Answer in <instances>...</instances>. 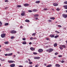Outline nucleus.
Listing matches in <instances>:
<instances>
[{
  "label": "nucleus",
  "instance_id": "7ed1b4c3",
  "mask_svg": "<svg viewBox=\"0 0 67 67\" xmlns=\"http://www.w3.org/2000/svg\"><path fill=\"white\" fill-rule=\"evenodd\" d=\"M49 53H51V52H52V51H54V49L50 48L49 49Z\"/></svg>",
  "mask_w": 67,
  "mask_h": 67
},
{
  "label": "nucleus",
  "instance_id": "49530a36",
  "mask_svg": "<svg viewBox=\"0 0 67 67\" xmlns=\"http://www.w3.org/2000/svg\"><path fill=\"white\" fill-rule=\"evenodd\" d=\"M55 32L56 33H59V32L58 31H55Z\"/></svg>",
  "mask_w": 67,
  "mask_h": 67
},
{
  "label": "nucleus",
  "instance_id": "69168bd1",
  "mask_svg": "<svg viewBox=\"0 0 67 67\" xmlns=\"http://www.w3.org/2000/svg\"><path fill=\"white\" fill-rule=\"evenodd\" d=\"M17 53H18V54H20V52H17Z\"/></svg>",
  "mask_w": 67,
  "mask_h": 67
},
{
  "label": "nucleus",
  "instance_id": "c9c22d12",
  "mask_svg": "<svg viewBox=\"0 0 67 67\" xmlns=\"http://www.w3.org/2000/svg\"><path fill=\"white\" fill-rule=\"evenodd\" d=\"M64 4H65H65H67V1H66V2H64Z\"/></svg>",
  "mask_w": 67,
  "mask_h": 67
},
{
  "label": "nucleus",
  "instance_id": "a19ab883",
  "mask_svg": "<svg viewBox=\"0 0 67 67\" xmlns=\"http://www.w3.org/2000/svg\"><path fill=\"white\" fill-rule=\"evenodd\" d=\"M22 40H23V41H25V38H23V39H22Z\"/></svg>",
  "mask_w": 67,
  "mask_h": 67
},
{
  "label": "nucleus",
  "instance_id": "9d476101",
  "mask_svg": "<svg viewBox=\"0 0 67 67\" xmlns=\"http://www.w3.org/2000/svg\"><path fill=\"white\" fill-rule=\"evenodd\" d=\"M8 62L9 63H14V62L12 60H9V61H8Z\"/></svg>",
  "mask_w": 67,
  "mask_h": 67
},
{
  "label": "nucleus",
  "instance_id": "052dcab7",
  "mask_svg": "<svg viewBox=\"0 0 67 67\" xmlns=\"http://www.w3.org/2000/svg\"><path fill=\"white\" fill-rule=\"evenodd\" d=\"M28 60H29V62H30L31 61L30 59H28Z\"/></svg>",
  "mask_w": 67,
  "mask_h": 67
},
{
  "label": "nucleus",
  "instance_id": "6e6d98bb",
  "mask_svg": "<svg viewBox=\"0 0 67 67\" xmlns=\"http://www.w3.org/2000/svg\"><path fill=\"white\" fill-rule=\"evenodd\" d=\"M46 40H49V38H46Z\"/></svg>",
  "mask_w": 67,
  "mask_h": 67
},
{
  "label": "nucleus",
  "instance_id": "aec40b11",
  "mask_svg": "<svg viewBox=\"0 0 67 67\" xmlns=\"http://www.w3.org/2000/svg\"><path fill=\"white\" fill-rule=\"evenodd\" d=\"M25 21L26 22H30V20H29L26 19L25 20Z\"/></svg>",
  "mask_w": 67,
  "mask_h": 67
},
{
  "label": "nucleus",
  "instance_id": "4c0bfd02",
  "mask_svg": "<svg viewBox=\"0 0 67 67\" xmlns=\"http://www.w3.org/2000/svg\"><path fill=\"white\" fill-rule=\"evenodd\" d=\"M14 38V37L12 36L11 38L12 39H13V38Z\"/></svg>",
  "mask_w": 67,
  "mask_h": 67
},
{
  "label": "nucleus",
  "instance_id": "3c124183",
  "mask_svg": "<svg viewBox=\"0 0 67 67\" xmlns=\"http://www.w3.org/2000/svg\"><path fill=\"white\" fill-rule=\"evenodd\" d=\"M29 67H33V66L32 65H29Z\"/></svg>",
  "mask_w": 67,
  "mask_h": 67
},
{
  "label": "nucleus",
  "instance_id": "cd10ccee",
  "mask_svg": "<svg viewBox=\"0 0 67 67\" xmlns=\"http://www.w3.org/2000/svg\"><path fill=\"white\" fill-rule=\"evenodd\" d=\"M48 9L47 8H44L43 9V10H44V11H46V10H47Z\"/></svg>",
  "mask_w": 67,
  "mask_h": 67
},
{
  "label": "nucleus",
  "instance_id": "de8ad7c7",
  "mask_svg": "<svg viewBox=\"0 0 67 67\" xmlns=\"http://www.w3.org/2000/svg\"><path fill=\"white\" fill-rule=\"evenodd\" d=\"M2 25V23L0 24V27H1Z\"/></svg>",
  "mask_w": 67,
  "mask_h": 67
},
{
  "label": "nucleus",
  "instance_id": "79ce46f5",
  "mask_svg": "<svg viewBox=\"0 0 67 67\" xmlns=\"http://www.w3.org/2000/svg\"><path fill=\"white\" fill-rule=\"evenodd\" d=\"M48 21L49 22H52V20H48Z\"/></svg>",
  "mask_w": 67,
  "mask_h": 67
},
{
  "label": "nucleus",
  "instance_id": "c85d7f7f",
  "mask_svg": "<svg viewBox=\"0 0 67 67\" xmlns=\"http://www.w3.org/2000/svg\"><path fill=\"white\" fill-rule=\"evenodd\" d=\"M17 7H18V8H20V7H21V5H18L16 6Z\"/></svg>",
  "mask_w": 67,
  "mask_h": 67
},
{
  "label": "nucleus",
  "instance_id": "e2e57ef3",
  "mask_svg": "<svg viewBox=\"0 0 67 67\" xmlns=\"http://www.w3.org/2000/svg\"><path fill=\"white\" fill-rule=\"evenodd\" d=\"M46 65H47V64L46 63H45L44 64V66H46Z\"/></svg>",
  "mask_w": 67,
  "mask_h": 67
},
{
  "label": "nucleus",
  "instance_id": "864d4df0",
  "mask_svg": "<svg viewBox=\"0 0 67 67\" xmlns=\"http://www.w3.org/2000/svg\"><path fill=\"white\" fill-rule=\"evenodd\" d=\"M59 57H62V55H59L58 56Z\"/></svg>",
  "mask_w": 67,
  "mask_h": 67
},
{
  "label": "nucleus",
  "instance_id": "423d86ee",
  "mask_svg": "<svg viewBox=\"0 0 67 67\" xmlns=\"http://www.w3.org/2000/svg\"><path fill=\"white\" fill-rule=\"evenodd\" d=\"M22 13H21V15H22V16H24V14H25V12L23 11H22Z\"/></svg>",
  "mask_w": 67,
  "mask_h": 67
},
{
  "label": "nucleus",
  "instance_id": "13d9d810",
  "mask_svg": "<svg viewBox=\"0 0 67 67\" xmlns=\"http://www.w3.org/2000/svg\"><path fill=\"white\" fill-rule=\"evenodd\" d=\"M5 9H8V7H5Z\"/></svg>",
  "mask_w": 67,
  "mask_h": 67
},
{
  "label": "nucleus",
  "instance_id": "680f3d73",
  "mask_svg": "<svg viewBox=\"0 0 67 67\" xmlns=\"http://www.w3.org/2000/svg\"><path fill=\"white\" fill-rule=\"evenodd\" d=\"M46 51H47V52H48H48H49V49L47 50H46Z\"/></svg>",
  "mask_w": 67,
  "mask_h": 67
},
{
  "label": "nucleus",
  "instance_id": "7c9ffc66",
  "mask_svg": "<svg viewBox=\"0 0 67 67\" xmlns=\"http://www.w3.org/2000/svg\"><path fill=\"white\" fill-rule=\"evenodd\" d=\"M36 35V33H33L32 34V36H34V35Z\"/></svg>",
  "mask_w": 67,
  "mask_h": 67
},
{
  "label": "nucleus",
  "instance_id": "a211bd4d",
  "mask_svg": "<svg viewBox=\"0 0 67 67\" xmlns=\"http://www.w3.org/2000/svg\"><path fill=\"white\" fill-rule=\"evenodd\" d=\"M63 7L64 8V9H67V5L64 6Z\"/></svg>",
  "mask_w": 67,
  "mask_h": 67
},
{
  "label": "nucleus",
  "instance_id": "c03bdc74",
  "mask_svg": "<svg viewBox=\"0 0 67 67\" xmlns=\"http://www.w3.org/2000/svg\"><path fill=\"white\" fill-rule=\"evenodd\" d=\"M6 51H9V48H7L6 49Z\"/></svg>",
  "mask_w": 67,
  "mask_h": 67
},
{
  "label": "nucleus",
  "instance_id": "72a5a7b5",
  "mask_svg": "<svg viewBox=\"0 0 67 67\" xmlns=\"http://www.w3.org/2000/svg\"><path fill=\"white\" fill-rule=\"evenodd\" d=\"M59 47L60 49H63V47Z\"/></svg>",
  "mask_w": 67,
  "mask_h": 67
},
{
  "label": "nucleus",
  "instance_id": "774afa93",
  "mask_svg": "<svg viewBox=\"0 0 67 67\" xmlns=\"http://www.w3.org/2000/svg\"><path fill=\"white\" fill-rule=\"evenodd\" d=\"M2 23V22H1V21H0V24H1Z\"/></svg>",
  "mask_w": 67,
  "mask_h": 67
},
{
  "label": "nucleus",
  "instance_id": "39448f33",
  "mask_svg": "<svg viewBox=\"0 0 67 67\" xmlns=\"http://www.w3.org/2000/svg\"><path fill=\"white\" fill-rule=\"evenodd\" d=\"M53 5L54 6H55V7H56V6H57L58 5V4H57V3H53Z\"/></svg>",
  "mask_w": 67,
  "mask_h": 67
},
{
  "label": "nucleus",
  "instance_id": "f257e3e1",
  "mask_svg": "<svg viewBox=\"0 0 67 67\" xmlns=\"http://www.w3.org/2000/svg\"><path fill=\"white\" fill-rule=\"evenodd\" d=\"M10 32L12 34H14L15 33H16L17 32L15 30H13L10 31Z\"/></svg>",
  "mask_w": 67,
  "mask_h": 67
},
{
  "label": "nucleus",
  "instance_id": "2f4dec72",
  "mask_svg": "<svg viewBox=\"0 0 67 67\" xmlns=\"http://www.w3.org/2000/svg\"><path fill=\"white\" fill-rule=\"evenodd\" d=\"M58 37V35L55 36L54 37V38H57V37Z\"/></svg>",
  "mask_w": 67,
  "mask_h": 67
},
{
  "label": "nucleus",
  "instance_id": "a878e982",
  "mask_svg": "<svg viewBox=\"0 0 67 67\" xmlns=\"http://www.w3.org/2000/svg\"><path fill=\"white\" fill-rule=\"evenodd\" d=\"M33 54L34 55H37V53L35 52H34Z\"/></svg>",
  "mask_w": 67,
  "mask_h": 67
},
{
  "label": "nucleus",
  "instance_id": "5701e85b",
  "mask_svg": "<svg viewBox=\"0 0 67 67\" xmlns=\"http://www.w3.org/2000/svg\"><path fill=\"white\" fill-rule=\"evenodd\" d=\"M9 25V24L8 23H6L4 25L5 26H7Z\"/></svg>",
  "mask_w": 67,
  "mask_h": 67
},
{
  "label": "nucleus",
  "instance_id": "6e6552de",
  "mask_svg": "<svg viewBox=\"0 0 67 67\" xmlns=\"http://www.w3.org/2000/svg\"><path fill=\"white\" fill-rule=\"evenodd\" d=\"M50 37H54L55 36L54 35H49Z\"/></svg>",
  "mask_w": 67,
  "mask_h": 67
},
{
  "label": "nucleus",
  "instance_id": "9b49d317",
  "mask_svg": "<svg viewBox=\"0 0 67 67\" xmlns=\"http://www.w3.org/2000/svg\"><path fill=\"white\" fill-rule=\"evenodd\" d=\"M29 4H24V6L25 7H27V6H29Z\"/></svg>",
  "mask_w": 67,
  "mask_h": 67
},
{
  "label": "nucleus",
  "instance_id": "b1692460",
  "mask_svg": "<svg viewBox=\"0 0 67 67\" xmlns=\"http://www.w3.org/2000/svg\"><path fill=\"white\" fill-rule=\"evenodd\" d=\"M40 2V1H36V3H39Z\"/></svg>",
  "mask_w": 67,
  "mask_h": 67
},
{
  "label": "nucleus",
  "instance_id": "a18cd8bd",
  "mask_svg": "<svg viewBox=\"0 0 67 67\" xmlns=\"http://www.w3.org/2000/svg\"><path fill=\"white\" fill-rule=\"evenodd\" d=\"M58 27H62V26L60 25H58Z\"/></svg>",
  "mask_w": 67,
  "mask_h": 67
},
{
  "label": "nucleus",
  "instance_id": "e433bc0d",
  "mask_svg": "<svg viewBox=\"0 0 67 67\" xmlns=\"http://www.w3.org/2000/svg\"><path fill=\"white\" fill-rule=\"evenodd\" d=\"M32 63H32V62H29V64H30V65H31V64H32Z\"/></svg>",
  "mask_w": 67,
  "mask_h": 67
},
{
  "label": "nucleus",
  "instance_id": "1a4fd4ad",
  "mask_svg": "<svg viewBox=\"0 0 67 67\" xmlns=\"http://www.w3.org/2000/svg\"><path fill=\"white\" fill-rule=\"evenodd\" d=\"M30 49H31V51H33L35 50V48H34L33 47H31L30 48Z\"/></svg>",
  "mask_w": 67,
  "mask_h": 67
},
{
  "label": "nucleus",
  "instance_id": "20e7f679",
  "mask_svg": "<svg viewBox=\"0 0 67 67\" xmlns=\"http://www.w3.org/2000/svg\"><path fill=\"white\" fill-rule=\"evenodd\" d=\"M5 34H2L1 35V37H2V38H3L5 37Z\"/></svg>",
  "mask_w": 67,
  "mask_h": 67
},
{
  "label": "nucleus",
  "instance_id": "0e129e2a",
  "mask_svg": "<svg viewBox=\"0 0 67 67\" xmlns=\"http://www.w3.org/2000/svg\"><path fill=\"white\" fill-rule=\"evenodd\" d=\"M22 27H23L22 26H20V28L21 29V28H22Z\"/></svg>",
  "mask_w": 67,
  "mask_h": 67
},
{
  "label": "nucleus",
  "instance_id": "338daca9",
  "mask_svg": "<svg viewBox=\"0 0 67 67\" xmlns=\"http://www.w3.org/2000/svg\"><path fill=\"white\" fill-rule=\"evenodd\" d=\"M36 39V38H34L33 39L34 40H35Z\"/></svg>",
  "mask_w": 67,
  "mask_h": 67
},
{
  "label": "nucleus",
  "instance_id": "412c9836",
  "mask_svg": "<svg viewBox=\"0 0 67 67\" xmlns=\"http://www.w3.org/2000/svg\"><path fill=\"white\" fill-rule=\"evenodd\" d=\"M52 66V65L50 64V65L47 66L46 67H51V66Z\"/></svg>",
  "mask_w": 67,
  "mask_h": 67
},
{
  "label": "nucleus",
  "instance_id": "c756f323",
  "mask_svg": "<svg viewBox=\"0 0 67 67\" xmlns=\"http://www.w3.org/2000/svg\"><path fill=\"white\" fill-rule=\"evenodd\" d=\"M5 44H8V41L4 42Z\"/></svg>",
  "mask_w": 67,
  "mask_h": 67
},
{
  "label": "nucleus",
  "instance_id": "bb28decb",
  "mask_svg": "<svg viewBox=\"0 0 67 67\" xmlns=\"http://www.w3.org/2000/svg\"><path fill=\"white\" fill-rule=\"evenodd\" d=\"M34 16H35L36 17H37V16H38V15L36 14L34 15Z\"/></svg>",
  "mask_w": 67,
  "mask_h": 67
},
{
  "label": "nucleus",
  "instance_id": "603ef678",
  "mask_svg": "<svg viewBox=\"0 0 67 67\" xmlns=\"http://www.w3.org/2000/svg\"><path fill=\"white\" fill-rule=\"evenodd\" d=\"M5 56H8V54H5Z\"/></svg>",
  "mask_w": 67,
  "mask_h": 67
},
{
  "label": "nucleus",
  "instance_id": "ddd939ff",
  "mask_svg": "<svg viewBox=\"0 0 67 67\" xmlns=\"http://www.w3.org/2000/svg\"><path fill=\"white\" fill-rule=\"evenodd\" d=\"M55 66L56 67H59L60 66V65H59V64H57L55 65Z\"/></svg>",
  "mask_w": 67,
  "mask_h": 67
},
{
  "label": "nucleus",
  "instance_id": "bf43d9fd",
  "mask_svg": "<svg viewBox=\"0 0 67 67\" xmlns=\"http://www.w3.org/2000/svg\"><path fill=\"white\" fill-rule=\"evenodd\" d=\"M38 67V65H36V66H35V67Z\"/></svg>",
  "mask_w": 67,
  "mask_h": 67
},
{
  "label": "nucleus",
  "instance_id": "393cba45",
  "mask_svg": "<svg viewBox=\"0 0 67 67\" xmlns=\"http://www.w3.org/2000/svg\"><path fill=\"white\" fill-rule=\"evenodd\" d=\"M61 46H62V47H63V48H66V46H65L64 45H62Z\"/></svg>",
  "mask_w": 67,
  "mask_h": 67
},
{
  "label": "nucleus",
  "instance_id": "6ab92c4d",
  "mask_svg": "<svg viewBox=\"0 0 67 67\" xmlns=\"http://www.w3.org/2000/svg\"><path fill=\"white\" fill-rule=\"evenodd\" d=\"M13 55V53H11L9 54H8V56H11V55Z\"/></svg>",
  "mask_w": 67,
  "mask_h": 67
},
{
  "label": "nucleus",
  "instance_id": "f03ea898",
  "mask_svg": "<svg viewBox=\"0 0 67 67\" xmlns=\"http://www.w3.org/2000/svg\"><path fill=\"white\" fill-rule=\"evenodd\" d=\"M62 16L63 17V18H65V19H66V18H67V15L64 14H63Z\"/></svg>",
  "mask_w": 67,
  "mask_h": 67
},
{
  "label": "nucleus",
  "instance_id": "f704fd0d",
  "mask_svg": "<svg viewBox=\"0 0 67 67\" xmlns=\"http://www.w3.org/2000/svg\"><path fill=\"white\" fill-rule=\"evenodd\" d=\"M61 63H65V61H64V60H62L61 61Z\"/></svg>",
  "mask_w": 67,
  "mask_h": 67
},
{
  "label": "nucleus",
  "instance_id": "4468645a",
  "mask_svg": "<svg viewBox=\"0 0 67 67\" xmlns=\"http://www.w3.org/2000/svg\"><path fill=\"white\" fill-rule=\"evenodd\" d=\"M15 66V64H12L11 65H10V67H13Z\"/></svg>",
  "mask_w": 67,
  "mask_h": 67
},
{
  "label": "nucleus",
  "instance_id": "09e8293b",
  "mask_svg": "<svg viewBox=\"0 0 67 67\" xmlns=\"http://www.w3.org/2000/svg\"><path fill=\"white\" fill-rule=\"evenodd\" d=\"M58 54V53L57 52H56V53H55V55H57Z\"/></svg>",
  "mask_w": 67,
  "mask_h": 67
},
{
  "label": "nucleus",
  "instance_id": "8fccbe9b",
  "mask_svg": "<svg viewBox=\"0 0 67 67\" xmlns=\"http://www.w3.org/2000/svg\"><path fill=\"white\" fill-rule=\"evenodd\" d=\"M5 2H8V1L7 0H5Z\"/></svg>",
  "mask_w": 67,
  "mask_h": 67
},
{
  "label": "nucleus",
  "instance_id": "f8f14e48",
  "mask_svg": "<svg viewBox=\"0 0 67 67\" xmlns=\"http://www.w3.org/2000/svg\"><path fill=\"white\" fill-rule=\"evenodd\" d=\"M40 58L39 57H35L34 58V59H39Z\"/></svg>",
  "mask_w": 67,
  "mask_h": 67
},
{
  "label": "nucleus",
  "instance_id": "ea45409f",
  "mask_svg": "<svg viewBox=\"0 0 67 67\" xmlns=\"http://www.w3.org/2000/svg\"><path fill=\"white\" fill-rule=\"evenodd\" d=\"M4 60H4V59H2V60H1V62H4Z\"/></svg>",
  "mask_w": 67,
  "mask_h": 67
},
{
  "label": "nucleus",
  "instance_id": "f3484780",
  "mask_svg": "<svg viewBox=\"0 0 67 67\" xmlns=\"http://www.w3.org/2000/svg\"><path fill=\"white\" fill-rule=\"evenodd\" d=\"M57 43H54V47H56L57 46Z\"/></svg>",
  "mask_w": 67,
  "mask_h": 67
},
{
  "label": "nucleus",
  "instance_id": "473e14b6",
  "mask_svg": "<svg viewBox=\"0 0 67 67\" xmlns=\"http://www.w3.org/2000/svg\"><path fill=\"white\" fill-rule=\"evenodd\" d=\"M28 12H32V11L31 10H29Z\"/></svg>",
  "mask_w": 67,
  "mask_h": 67
},
{
  "label": "nucleus",
  "instance_id": "4d7b16f0",
  "mask_svg": "<svg viewBox=\"0 0 67 67\" xmlns=\"http://www.w3.org/2000/svg\"><path fill=\"white\" fill-rule=\"evenodd\" d=\"M29 44L30 45H31V44H32V42H30V43H29Z\"/></svg>",
  "mask_w": 67,
  "mask_h": 67
},
{
  "label": "nucleus",
  "instance_id": "4be33fe9",
  "mask_svg": "<svg viewBox=\"0 0 67 67\" xmlns=\"http://www.w3.org/2000/svg\"><path fill=\"white\" fill-rule=\"evenodd\" d=\"M23 44H26V42L25 41H24L23 42Z\"/></svg>",
  "mask_w": 67,
  "mask_h": 67
},
{
  "label": "nucleus",
  "instance_id": "37998d69",
  "mask_svg": "<svg viewBox=\"0 0 67 67\" xmlns=\"http://www.w3.org/2000/svg\"><path fill=\"white\" fill-rule=\"evenodd\" d=\"M56 10L57 11H59V9L58 8H57V9Z\"/></svg>",
  "mask_w": 67,
  "mask_h": 67
},
{
  "label": "nucleus",
  "instance_id": "58836bf2",
  "mask_svg": "<svg viewBox=\"0 0 67 67\" xmlns=\"http://www.w3.org/2000/svg\"><path fill=\"white\" fill-rule=\"evenodd\" d=\"M33 38L32 37H31L30 38V40H33Z\"/></svg>",
  "mask_w": 67,
  "mask_h": 67
},
{
  "label": "nucleus",
  "instance_id": "0eeeda50",
  "mask_svg": "<svg viewBox=\"0 0 67 67\" xmlns=\"http://www.w3.org/2000/svg\"><path fill=\"white\" fill-rule=\"evenodd\" d=\"M38 52L39 53H41L43 52V49H39L38 50Z\"/></svg>",
  "mask_w": 67,
  "mask_h": 67
},
{
  "label": "nucleus",
  "instance_id": "2eb2a0df",
  "mask_svg": "<svg viewBox=\"0 0 67 67\" xmlns=\"http://www.w3.org/2000/svg\"><path fill=\"white\" fill-rule=\"evenodd\" d=\"M32 11H33V12H36V11H37V10L36 9H34L32 10Z\"/></svg>",
  "mask_w": 67,
  "mask_h": 67
},
{
  "label": "nucleus",
  "instance_id": "5fc2aeb1",
  "mask_svg": "<svg viewBox=\"0 0 67 67\" xmlns=\"http://www.w3.org/2000/svg\"><path fill=\"white\" fill-rule=\"evenodd\" d=\"M19 67H23V66L22 65H19Z\"/></svg>",
  "mask_w": 67,
  "mask_h": 67
},
{
  "label": "nucleus",
  "instance_id": "dca6fc26",
  "mask_svg": "<svg viewBox=\"0 0 67 67\" xmlns=\"http://www.w3.org/2000/svg\"><path fill=\"white\" fill-rule=\"evenodd\" d=\"M50 19H51L54 20H55V18L54 17H51L50 18Z\"/></svg>",
  "mask_w": 67,
  "mask_h": 67
}]
</instances>
